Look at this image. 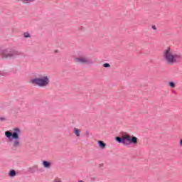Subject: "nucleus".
Instances as JSON below:
<instances>
[{
  "mask_svg": "<svg viewBox=\"0 0 182 182\" xmlns=\"http://www.w3.org/2000/svg\"><path fill=\"white\" fill-rule=\"evenodd\" d=\"M115 140L124 146H130V144H137L138 143L137 137L129 134H125L122 137L117 136Z\"/></svg>",
  "mask_w": 182,
  "mask_h": 182,
  "instance_id": "obj_4",
  "label": "nucleus"
},
{
  "mask_svg": "<svg viewBox=\"0 0 182 182\" xmlns=\"http://www.w3.org/2000/svg\"><path fill=\"white\" fill-rule=\"evenodd\" d=\"M103 66H104V68H110V64H109V63H105V64L103 65Z\"/></svg>",
  "mask_w": 182,
  "mask_h": 182,
  "instance_id": "obj_17",
  "label": "nucleus"
},
{
  "mask_svg": "<svg viewBox=\"0 0 182 182\" xmlns=\"http://www.w3.org/2000/svg\"><path fill=\"white\" fill-rule=\"evenodd\" d=\"M75 63H79V65H92L93 61L87 55H80L78 58H75Z\"/></svg>",
  "mask_w": 182,
  "mask_h": 182,
  "instance_id": "obj_6",
  "label": "nucleus"
},
{
  "mask_svg": "<svg viewBox=\"0 0 182 182\" xmlns=\"http://www.w3.org/2000/svg\"><path fill=\"white\" fill-rule=\"evenodd\" d=\"M82 130L77 128H74L73 133L75 134L76 137H80V133Z\"/></svg>",
  "mask_w": 182,
  "mask_h": 182,
  "instance_id": "obj_8",
  "label": "nucleus"
},
{
  "mask_svg": "<svg viewBox=\"0 0 182 182\" xmlns=\"http://www.w3.org/2000/svg\"><path fill=\"white\" fill-rule=\"evenodd\" d=\"M21 52L14 50L13 48H6L1 50V55L3 59H14L16 56H19Z\"/></svg>",
  "mask_w": 182,
  "mask_h": 182,
  "instance_id": "obj_5",
  "label": "nucleus"
},
{
  "mask_svg": "<svg viewBox=\"0 0 182 182\" xmlns=\"http://www.w3.org/2000/svg\"><path fill=\"white\" fill-rule=\"evenodd\" d=\"M97 143L100 149H102V150H104V149H106V144H105L103 141H98Z\"/></svg>",
  "mask_w": 182,
  "mask_h": 182,
  "instance_id": "obj_9",
  "label": "nucleus"
},
{
  "mask_svg": "<svg viewBox=\"0 0 182 182\" xmlns=\"http://www.w3.org/2000/svg\"><path fill=\"white\" fill-rule=\"evenodd\" d=\"M55 53H58V50H55Z\"/></svg>",
  "mask_w": 182,
  "mask_h": 182,
  "instance_id": "obj_20",
  "label": "nucleus"
},
{
  "mask_svg": "<svg viewBox=\"0 0 182 182\" xmlns=\"http://www.w3.org/2000/svg\"><path fill=\"white\" fill-rule=\"evenodd\" d=\"M179 146H181V147H182V139H181V141L179 142Z\"/></svg>",
  "mask_w": 182,
  "mask_h": 182,
  "instance_id": "obj_19",
  "label": "nucleus"
},
{
  "mask_svg": "<svg viewBox=\"0 0 182 182\" xmlns=\"http://www.w3.org/2000/svg\"><path fill=\"white\" fill-rule=\"evenodd\" d=\"M7 73L5 71H0V76H6Z\"/></svg>",
  "mask_w": 182,
  "mask_h": 182,
  "instance_id": "obj_12",
  "label": "nucleus"
},
{
  "mask_svg": "<svg viewBox=\"0 0 182 182\" xmlns=\"http://www.w3.org/2000/svg\"><path fill=\"white\" fill-rule=\"evenodd\" d=\"M169 86L171 87H176V84L174 82H169Z\"/></svg>",
  "mask_w": 182,
  "mask_h": 182,
  "instance_id": "obj_15",
  "label": "nucleus"
},
{
  "mask_svg": "<svg viewBox=\"0 0 182 182\" xmlns=\"http://www.w3.org/2000/svg\"><path fill=\"white\" fill-rule=\"evenodd\" d=\"M24 38H31V34L29 33H24Z\"/></svg>",
  "mask_w": 182,
  "mask_h": 182,
  "instance_id": "obj_14",
  "label": "nucleus"
},
{
  "mask_svg": "<svg viewBox=\"0 0 182 182\" xmlns=\"http://www.w3.org/2000/svg\"><path fill=\"white\" fill-rule=\"evenodd\" d=\"M9 177H15L16 176V171L15 170H11L9 173Z\"/></svg>",
  "mask_w": 182,
  "mask_h": 182,
  "instance_id": "obj_11",
  "label": "nucleus"
},
{
  "mask_svg": "<svg viewBox=\"0 0 182 182\" xmlns=\"http://www.w3.org/2000/svg\"><path fill=\"white\" fill-rule=\"evenodd\" d=\"M152 29H154V31H156L157 28L156 27V26H152Z\"/></svg>",
  "mask_w": 182,
  "mask_h": 182,
  "instance_id": "obj_18",
  "label": "nucleus"
},
{
  "mask_svg": "<svg viewBox=\"0 0 182 182\" xmlns=\"http://www.w3.org/2000/svg\"><path fill=\"white\" fill-rule=\"evenodd\" d=\"M42 166L44 167V168H50L52 164L48 161H43Z\"/></svg>",
  "mask_w": 182,
  "mask_h": 182,
  "instance_id": "obj_7",
  "label": "nucleus"
},
{
  "mask_svg": "<svg viewBox=\"0 0 182 182\" xmlns=\"http://www.w3.org/2000/svg\"><path fill=\"white\" fill-rule=\"evenodd\" d=\"M30 82L33 86H37L38 87H48L49 83H50L49 76L42 75H39L38 77L31 80Z\"/></svg>",
  "mask_w": 182,
  "mask_h": 182,
  "instance_id": "obj_3",
  "label": "nucleus"
},
{
  "mask_svg": "<svg viewBox=\"0 0 182 182\" xmlns=\"http://www.w3.org/2000/svg\"><path fill=\"white\" fill-rule=\"evenodd\" d=\"M163 58L167 65L173 66L174 63H178L181 60L182 56L180 53L174 52L170 47H167L163 51Z\"/></svg>",
  "mask_w": 182,
  "mask_h": 182,
  "instance_id": "obj_2",
  "label": "nucleus"
},
{
  "mask_svg": "<svg viewBox=\"0 0 182 182\" xmlns=\"http://www.w3.org/2000/svg\"><path fill=\"white\" fill-rule=\"evenodd\" d=\"M78 182H84L83 181H79Z\"/></svg>",
  "mask_w": 182,
  "mask_h": 182,
  "instance_id": "obj_21",
  "label": "nucleus"
},
{
  "mask_svg": "<svg viewBox=\"0 0 182 182\" xmlns=\"http://www.w3.org/2000/svg\"><path fill=\"white\" fill-rule=\"evenodd\" d=\"M21 134H22V131L19 128H14L12 132H5L6 137L11 141V149L13 150H17L21 147Z\"/></svg>",
  "mask_w": 182,
  "mask_h": 182,
  "instance_id": "obj_1",
  "label": "nucleus"
},
{
  "mask_svg": "<svg viewBox=\"0 0 182 182\" xmlns=\"http://www.w3.org/2000/svg\"><path fill=\"white\" fill-rule=\"evenodd\" d=\"M36 168H38V165H34L33 167L29 168L28 171L30 173H35V170H36Z\"/></svg>",
  "mask_w": 182,
  "mask_h": 182,
  "instance_id": "obj_10",
  "label": "nucleus"
},
{
  "mask_svg": "<svg viewBox=\"0 0 182 182\" xmlns=\"http://www.w3.org/2000/svg\"><path fill=\"white\" fill-rule=\"evenodd\" d=\"M18 1H22L23 2H35V0H18Z\"/></svg>",
  "mask_w": 182,
  "mask_h": 182,
  "instance_id": "obj_16",
  "label": "nucleus"
},
{
  "mask_svg": "<svg viewBox=\"0 0 182 182\" xmlns=\"http://www.w3.org/2000/svg\"><path fill=\"white\" fill-rule=\"evenodd\" d=\"M53 182H62V178H55Z\"/></svg>",
  "mask_w": 182,
  "mask_h": 182,
  "instance_id": "obj_13",
  "label": "nucleus"
}]
</instances>
